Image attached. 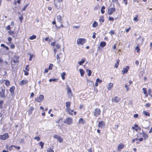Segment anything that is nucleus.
Instances as JSON below:
<instances>
[{"label": "nucleus", "mask_w": 152, "mask_h": 152, "mask_svg": "<svg viewBox=\"0 0 152 152\" xmlns=\"http://www.w3.org/2000/svg\"><path fill=\"white\" fill-rule=\"evenodd\" d=\"M66 112H68L69 115H72V113L74 112L73 110H71L70 109L71 102H67L65 103Z\"/></svg>", "instance_id": "f257e3e1"}, {"label": "nucleus", "mask_w": 152, "mask_h": 152, "mask_svg": "<svg viewBox=\"0 0 152 152\" xmlns=\"http://www.w3.org/2000/svg\"><path fill=\"white\" fill-rule=\"evenodd\" d=\"M53 64H50L49 66V69L51 70L53 69Z\"/></svg>", "instance_id": "e433bc0d"}, {"label": "nucleus", "mask_w": 152, "mask_h": 152, "mask_svg": "<svg viewBox=\"0 0 152 152\" xmlns=\"http://www.w3.org/2000/svg\"><path fill=\"white\" fill-rule=\"evenodd\" d=\"M19 19L20 20V22H22V20L23 19V17L22 16H20L19 17Z\"/></svg>", "instance_id": "0e129e2a"}, {"label": "nucleus", "mask_w": 152, "mask_h": 152, "mask_svg": "<svg viewBox=\"0 0 152 152\" xmlns=\"http://www.w3.org/2000/svg\"><path fill=\"white\" fill-rule=\"evenodd\" d=\"M12 40V39L11 37H9L8 38V41L10 42H11Z\"/></svg>", "instance_id": "e2e57ef3"}, {"label": "nucleus", "mask_w": 152, "mask_h": 152, "mask_svg": "<svg viewBox=\"0 0 152 152\" xmlns=\"http://www.w3.org/2000/svg\"><path fill=\"white\" fill-rule=\"evenodd\" d=\"M135 49L137 50V52H139L140 51V49L139 48L138 46H137L135 48Z\"/></svg>", "instance_id": "864d4df0"}, {"label": "nucleus", "mask_w": 152, "mask_h": 152, "mask_svg": "<svg viewBox=\"0 0 152 152\" xmlns=\"http://www.w3.org/2000/svg\"><path fill=\"white\" fill-rule=\"evenodd\" d=\"M24 74L26 75H28V72L26 71V70H24Z\"/></svg>", "instance_id": "4d7b16f0"}, {"label": "nucleus", "mask_w": 152, "mask_h": 152, "mask_svg": "<svg viewBox=\"0 0 152 152\" xmlns=\"http://www.w3.org/2000/svg\"><path fill=\"white\" fill-rule=\"evenodd\" d=\"M86 41V40L84 38H79L78 39L77 41V44L79 45H83Z\"/></svg>", "instance_id": "7ed1b4c3"}, {"label": "nucleus", "mask_w": 152, "mask_h": 152, "mask_svg": "<svg viewBox=\"0 0 152 152\" xmlns=\"http://www.w3.org/2000/svg\"><path fill=\"white\" fill-rule=\"evenodd\" d=\"M131 29V28L129 27L128 28H126L125 30V31L126 32H128L129 30Z\"/></svg>", "instance_id": "680f3d73"}, {"label": "nucleus", "mask_w": 152, "mask_h": 152, "mask_svg": "<svg viewBox=\"0 0 152 152\" xmlns=\"http://www.w3.org/2000/svg\"><path fill=\"white\" fill-rule=\"evenodd\" d=\"M138 16L137 15H136V17H134L133 18V20L134 21H136V22H137L138 21V20L137 19Z\"/></svg>", "instance_id": "79ce46f5"}, {"label": "nucleus", "mask_w": 152, "mask_h": 152, "mask_svg": "<svg viewBox=\"0 0 152 152\" xmlns=\"http://www.w3.org/2000/svg\"><path fill=\"white\" fill-rule=\"evenodd\" d=\"M13 147H14L15 148H17L18 150H19L20 149V147L19 146H17L15 145H13Z\"/></svg>", "instance_id": "603ef678"}, {"label": "nucleus", "mask_w": 152, "mask_h": 152, "mask_svg": "<svg viewBox=\"0 0 152 152\" xmlns=\"http://www.w3.org/2000/svg\"><path fill=\"white\" fill-rule=\"evenodd\" d=\"M58 141H59V142H62L63 140L62 138L61 137H59V138H58Z\"/></svg>", "instance_id": "37998d69"}, {"label": "nucleus", "mask_w": 152, "mask_h": 152, "mask_svg": "<svg viewBox=\"0 0 152 152\" xmlns=\"http://www.w3.org/2000/svg\"><path fill=\"white\" fill-rule=\"evenodd\" d=\"M28 4H27L26 5L24 6V7L22 8V10L23 11L25 10H26V7H27L28 6Z\"/></svg>", "instance_id": "58836bf2"}, {"label": "nucleus", "mask_w": 152, "mask_h": 152, "mask_svg": "<svg viewBox=\"0 0 152 152\" xmlns=\"http://www.w3.org/2000/svg\"><path fill=\"white\" fill-rule=\"evenodd\" d=\"M150 105V104L148 103H146L145 105L146 107H149Z\"/></svg>", "instance_id": "774afa93"}, {"label": "nucleus", "mask_w": 152, "mask_h": 152, "mask_svg": "<svg viewBox=\"0 0 152 152\" xmlns=\"http://www.w3.org/2000/svg\"><path fill=\"white\" fill-rule=\"evenodd\" d=\"M5 84L7 87L9 86H10V82L8 80H6L5 82Z\"/></svg>", "instance_id": "7c9ffc66"}, {"label": "nucleus", "mask_w": 152, "mask_h": 152, "mask_svg": "<svg viewBox=\"0 0 152 152\" xmlns=\"http://www.w3.org/2000/svg\"><path fill=\"white\" fill-rule=\"evenodd\" d=\"M142 134V136L144 138V140L147 139L148 137V135L147 134L144 132L143 131H142V133H141Z\"/></svg>", "instance_id": "dca6fc26"}, {"label": "nucleus", "mask_w": 152, "mask_h": 152, "mask_svg": "<svg viewBox=\"0 0 152 152\" xmlns=\"http://www.w3.org/2000/svg\"><path fill=\"white\" fill-rule=\"evenodd\" d=\"M39 145L41 147V148H43L44 147V143L42 141H41L39 142Z\"/></svg>", "instance_id": "bb28decb"}, {"label": "nucleus", "mask_w": 152, "mask_h": 152, "mask_svg": "<svg viewBox=\"0 0 152 152\" xmlns=\"http://www.w3.org/2000/svg\"><path fill=\"white\" fill-rule=\"evenodd\" d=\"M66 89L67 95L69 98H71L72 97L73 95L71 89L68 86H67Z\"/></svg>", "instance_id": "f03ea898"}, {"label": "nucleus", "mask_w": 152, "mask_h": 152, "mask_svg": "<svg viewBox=\"0 0 152 152\" xmlns=\"http://www.w3.org/2000/svg\"><path fill=\"white\" fill-rule=\"evenodd\" d=\"M133 116L134 118H137L138 117V114H135Z\"/></svg>", "instance_id": "69168bd1"}, {"label": "nucleus", "mask_w": 152, "mask_h": 152, "mask_svg": "<svg viewBox=\"0 0 152 152\" xmlns=\"http://www.w3.org/2000/svg\"><path fill=\"white\" fill-rule=\"evenodd\" d=\"M99 8V5H97L95 6L94 7V10H96L98 9Z\"/></svg>", "instance_id": "3c124183"}, {"label": "nucleus", "mask_w": 152, "mask_h": 152, "mask_svg": "<svg viewBox=\"0 0 152 152\" xmlns=\"http://www.w3.org/2000/svg\"><path fill=\"white\" fill-rule=\"evenodd\" d=\"M120 100V99L117 96H115L112 99V102L118 103V102Z\"/></svg>", "instance_id": "9d476101"}, {"label": "nucleus", "mask_w": 152, "mask_h": 152, "mask_svg": "<svg viewBox=\"0 0 152 152\" xmlns=\"http://www.w3.org/2000/svg\"><path fill=\"white\" fill-rule=\"evenodd\" d=\"M19 58V57L18 56H14L12 60L14 63H17L19 62L18 61Z\"/></svg>", "instance_id": "6e6552de"}, {"label": "nucleus", "mask_w": 152, "mask_h": 152, "mask_svg": "<svg viewBox=\"0 0 152 152\" xmlns=\"http://www.w3.org/2000/svg\"><path fill=\"white\" fill-rule=\"evenodd\" d=\"M85 58H83L81 59V61L78 62V64L80 65H82L84 63L85 61Z\"/></svg>", "instance_id": "aec40b11"}, {"label": "nucleus", "mask_w": 152, "mask_h": 152, "mask_svg": "<svg viewBox=\"0 0 152 152\" xmlns=\"http://www.w3.org/2000/svg\"><path fill=\"white\" fill-rule=\"evenodd\" d=\"M34 139L37 140V141H39L40 140V138L39 137H36L34 138Z\"/></svg>", "instance_id": "09e8293b"}, {"label": "nucleus", "mask_w": 152, "mask_h": 152, "mask_svg": "<svg viewBox=\"0 0 152 152\" xmlns=\"http://www.w3.org/2000/svg\"><path fill=\"white\" fill-rule=\"evenodd\" d=\"M36 36L34 35H33L32 36H31L29 37V39L30 40H33L34 39H36Z\"/></svg>", "instance_id": "cd10ccee"}, {"label": "nucleus", "mask_w": 152, "mask_h": 152, "mask_svg": "<svg viewBox=\"0 0 152 152\" xmlns=\"http://www.w3.org/2000/svg\"><path fill=\"white\" fill-rule=\"evenodd\" d=\"M34 57L33 55H31L30 56V58L29 59V61L32 60V58Z\"/></svg>", "instance_id": "8fccbe9b"}, {"label": "nucleus", "mask_w": 152, "mask_h": 152, "mask_svg": "<svg viewBox=\"0 0 152 152\" xmlns=\"http://www.w3.org/2000/svg\"><path fill=\"white\" fill-rule=\"evenodd\" d=\"M60 137V136L57 134H55L54 136L53 137L55 138L56 139L58 140Z\"/></svg>", "instance_id": "a18cd8bd"}, {"label": "nucleus", "mask_w": 152, "mask_h": 152, "mask_svg": "<svg viewBox=\"0 0 152 152\" xmlns=\"http://www.w3.org/2000/svg\"><path fill=\"white\" fill-rule=\"evenodd\" d=\"M106 45V43L105 42H101L100 43L99 45L100 47L103 48Z\"/></svg>", "instance_id": "6ab92c4d"}, {"label": "nucleus", "mask_w": 152, "mask_h": 152, "mask_svg": "<svg viewBox=\"0 0 152 152\" xmlns=\"http://www.w3.org/2000/svg\"><path fill=\"white\" fill-rule=\"evenodd\" d=\"M129 69V67L128 66H127L126 68H124L122 71L123 74H124L125 73H127Z\"/></svg>", "instance_id": "4468645a"}, {"label": "nucleus", "mask_w": 152, "mask_h": 152, "mask_svg": "<svg viewBox=\"0 0 152 152\" xmlns=\"http://www.w3.org/2000/svg\"><path fill=\"white\" fill-rule=\"evenodd\" d=\"M92 36V38L93 39H95L96 38V33L95 32H94Z\"/></svg>", "instance_id": "bf43d9fd"}, {"label": "nucleus", "mask_w": 152, "mask_h": 152, "mask_svg": "<svg viewBox=\"0 0 152 152\" xmlns=\"http://www.w3.org/2000/svg\"><path fill=\"white\" fill-rule=\"evenodd\" d=\"M115 8H110L108 10V14L109 15H111L112 14L113 12H114L115 11Z\"/></svg>", "instance_id": "ddd939ff"}, {"label": "nucleus", "mask_w": 152, "mask_h": 152, "mask_svg": "<svg viewBox=\"0 0 152 152\" xmlns=\"http://www.w3.org/2000/svg\"><path fill=\"white\" fill-rule=\"evenodd\" d=\"M61 23V25L60 26L61 27H64L65 28H66V27H67L68 26V22H66V23L64 26H63V25L62 24V23Z\"/></svg>", "instance_id": "c85d7f7f"}, {"label": "nucleus", "mask_w": 152, "mask_h": 152, "mask_svg": "<svg viewBox=\"0 0 152 152\" xmlns=\"http://www.w3.org/2000/svg\"><path fill=\"white\" fill-rule=\"evenodd\" d=\"M6 29H7V30H11V28H10V25H8L7 28H6Z\"/></svg>", "instance_id": "052dcab7"}, {"label": "nucleus", "mask_w": 152, "mask_h": 152, "mask_svg": "<svg viewBox=\"0 0 152 152\" xmlns=\"http://www.w3.org/2000/svg\"><path fill=\"white\" fill-rule=\"evenodd\" d=\"M125 87L126 88V91H128L129 90V87L126 84H125Z\"/></svg>", "instance_id": "de8ad7c7"}, {"label": "nucleus", "mask_w": 152, "mask_h": 152, "mask_svg": "<svg viewBox=\"0 0 152 152\" xmlns=\"http://www.w3.org/2000/svg\"><path fill=\"white\" fill-rule=\"evenodd\" d=\"M138 140V139L137 138H135V139H133L132 140V143H134V142L135 141H137V140Z\"/></svg>", "instance_id": "13d9d810"}, {"label": "nucleus", "mask_w": 152, "mask_h": 152, "mask_svg": "<svg viewBox=\"0 0 152 152\" xmlns=\"http://www.w3.org/2000/svg\"><path fill=\"white\" fill-rule=\"evenodd\" d=\"M98 23L94 21L93 24L92 26L94 28H95L98 26Z\"/></svg>", "instance_id": "393cba45"}, {"label": "nucleus", "mask_w": 152, "mask_h": 152, "mask_svg": "<svg viewBox=\"0 0 152 152\" xmlns=\"http://www.w3.org/2000/svg\"><path fill=\"white\" fill-rule=\"evenodd\" d=\"M9 136L7 133H6L4 134L0 135V139L2 140H5L8 138Z\"/></svg>", "instance_id": "0eeeda50"}, {"label": "nucleus", "mask_w": 152, "mask_h": 152, "mask_svg": "<svg viewBox=\"0 0 152 152\" xmlns=\"http://www.w3.org/2000/svg\"><path fill=\"white\" fill-rule=\"evenodd\" d=\"M44 98V96L42 95H40L39 96V97L36 98L35 99V100L38 102L40 103L42 102Z\"/></svg>", "instance_id": "423d86ee"}, {"label": "nucleus", "mask_w": 152, "mask_h": 152, "mask_svg": "<svg viewBox=\"0 0 152 152\" xmlns=\"http://www.w3.org/2000/svg\"><path fill=\"white\" fill-rule=\"evenodd\" d=\"M146 88H144L142 89V90L143 91V93L144 94H145L147 93V91Z\"/></svg>", "instance_id": "a19ab883"}, {"label": "nucleus", "mask_w": 152, "mask_h": 152, "mask_svg": "<svg viewBox=\"0 0 152 152\" xmlns=\"http://www.w3.org/2000/svg\"><path fill=\"white\" fill-rule=\"evenodd\" d=\"M56 47L57 48L56 49H58V50H59L60 49V45L58 44H57L56 45Z\"/></svg>", "instance_id": "ea45409f"}, {"label": "nucleus", "mask_w": 152, "mask_h": 152, "mask_svg": "<svg viewBox=\"0 0 152 152\" xmlns=\"http://www.w3.org/2000/svg\"><path fill=\"white\" fill-rule=\"evenodd\" d=\"M79 123L80 124H84L85 123V122L83 120V118H80L79 121Z\"/></svg>", "instance_id": "4be33fe9"}, {"label": "nucleus", "mask_w": 152, "mask_h": 152, "mask_svg": "<svg viewBox=\"0 0 152 152\" xmlns=\"http://www.w3.org/2000/svg\"><path fill=\"white\" fill-rule=\"evenodd\" d=\"M49 69H46L44 72V73H47Z\"/></svg>", "instance_id": "338daca9"}, {"label": "nucleus", "mask_w": 152, "mask_h": 152, "mask_svg": "<svg viewBox=\"0 0 152 152\" xmlns=\"http://www.w3.org/2000/svg\"><path fill=\"white\" fill-rule=\"evenodd\" d=\"M105 126L104 122L103 121H100L99 122L98 127L100 128H102Z\"/></svg>", "instance_id": "9b49d317"}, {"label": "nucleus", "mask_w": 152, "mask_h": 152, "mask_svg": "<svg viewBox=\"0 0 152 152\" xmlns=\"http://www.w3.org/2000/svg\"><path fill=\"white\" fill-rule=\"evenodd\" d=\"M143 74V72L142 71H141L139 72V75L140 77H142V76Z\"/></svg>", "instance_id": "c9c22d12"}, {"label": "nucleus", "mask_w": 152, "mask_h": 152, "mask_svg": "<svg viewBox=\"0 0 152 152\" xmlns=\"http://www.w3.org/2000/svg\"><path fill=\"white\" fill-rule=\"evenodd\" d=\"M87 72H88V76H90L91 75L92 72L91 70L89 69L87 70Z\"/></svg>", "instance_id": "2f4dec72"}, {"label": "nucleus", "mask_w": 152, "mask_h": 152, "mask_svg": "<svg viewBox=\"0 0 152 152\" xmlns=\"http://www.w3.org/2000/svg\"><path fill=\"white\" fill-rule=\"evenodd\" d=\"M15 89V87L14 86H12L10 89L9 91L10 93H13Z\"/></svg>", "instance_id": "412c9836"}, {"label": "nucleus", "mask_w": 152, "mask_h": 152, "mask_svg": "<svg viewBox=\"0 0 152 152\" xmlns=\"http://www.w3.org/2000/svg\"><path fill=\"white\" fill-rule=\"evenodd\" d=\"M72 122L73 120L72 118H68L64 121V123L70 125L72 124Z\"/></svg>", "instance_id": "39448f33"}, {"label": "nucleus", "mask_w": 152, "mask_h": 152, "mask_svg": "<svg viewBox=\"0 0 152 152\" xmlns=\"http://www.w3.org/2000/svg\"><path fill=\"white\" fill-rule=\"evenodd\" d=\"M101 111L99 109L96 108L94 109V115L96 117H98L100 114Z\"/></svg>", "instance_id": "20e7f679"}, {"label": "nucleus", "mask_w": 152, "mask_h": 152, "mask_svg": "<svg viewBox=\"0 0 152 152\" xmlns=\"http://www.w3.org/2000/svg\"><path fill=\"white\" fill-rule=\"evenodd\" d=\"M28 81L27 80H23L22 81H21L20 83L19 84L20 85L22 86L23 85L25 84H26L27 82Z\"/></svg>", "instance_id": "2eb2a0df"}, {"label": "nucleus", "mask_w": 152, "mask_h": 152, "mask_svg": "<svg viewBox=\"0 0 152 152\" xmlns=\"http://www.w3.org/2000/svg\"><path fill=\"white\" fill-rule=\"evenodd\" d=\"M99 20L100 22H104V17H102L101 18H100L99 19Z\"/></svg>", "instance_id": "c03bdc74"}, {"label": "nucleus", "mask_w": 152, "mask_h": 152, "mask_svg": "<svg viewBox=\"0 0 152 152\" xmlns=\"http://www.w3.org/2000/svg\"><path fill=\"white\" fill-rule=\"evenodd\" d=\"M8 32L9 34L11 35H12L14 34V31H9Z\"/></svg>", "instance_id": "5fc2aeb1"}, {"label": "nucleus", "mask_w": 152, "mask_h": 152, "mask_svg": "<svg viewBox=\"0 0 152 152\" xmlns=\"http://www.w3.org/2000/svg\"><path fill=\"white\" fill-rule=\"evenodd\" d=\"M47 152H54L53 149L51 148H48L47 150Z\"/></svg>", "instance_id": "c756f323"}, {"label": "nucleus", "mask_w": 152, "mask_h": 152, "mask_svg": "<svg viewBox=\"0 0 152 152\" xmlns=\"http://www.w3.org/2000/svg\"><path fill=\"white\" fill-rule=\"evenodd\" d=\"M29 67V65H27L26 66V67L25 68V69L27 71H29V69L28 68Z\"/></svg>", "instance_id": "49530a36"}, {"label": "nucleus", "mask_w": 152, "mask_h": 152, "mask_svg": "<svg viewBox=\"0 0 152 152\" xmlns=\"http://www.w3.org/2000/svg\"><path fill=\"white\" fill-rule=\"evenodd\" d=\"M4 102L3 101H0V108H1L2 107V105L3 103Z\"/></svg>", "instance_id": "4c0bfd02"}, {"label": "nucleus", "mask_w": 152, "mask_h": 152, "mask_svg": "<svg viewBox=\"0 0 152 152\" xmlns=\"http://www.w3.org/2000/svg\"><path fill=\"white\" fill-rule=\"evenodd\" d=\"M58 80L56 79H50L49 80V81L50 82H52V81L55 82L56 81H57Z\"/></svg>", "instance_id": "f704fd0d"}, {"label": "nucleus", "mask_w": 152, "mask_h": 152, "mask_svg": "<svg viewBox=\"0 0 152 152\" xmlns=\"http://www.w3.org/2000/svg\"><path fill=\"white\" fill-rule=\"evenodd\" d=\"M143 114L146 116H150V114L148 112H147L145 111H143Z\"/></svg>", "instance_id": "473e14b6"}, {"label": "nucleus", "mask_w": 152, "mask_h": 152, "mask_svg": "<svg viewBox=\"0 0 152 152\" xmlns=\"http://www.w3.org/2000/svg\"><path fill=\"white\" fill-rule=\"evenodd\" d=\"M1 91H0V96L1 97H3L5 96V89L4 88H2V87H1Z\"/></svg>", "instance_id": "1a4fd4ad"}, {"label": "nucleus", "mask_w": 152, "mask_h": 152, "mask_svg": "<svg viewBox=\"0 0 152 152\" xmlns=\"http://www.w3.org/2000/svg\"><path fill=\"white\" fill-rule=\"evenodd\" d=\"M80 72L81 75V76L83 77L85 73V72L83 69H80Z\"/></svg>", "instance_id": "5701e85b"}, {"label": "nucleus", "mask_w": 152, "mask_h": 152, "mask_svg": "<svg viewBox=\"0 0 152 152\" xmlns=\"http://www.w3.org/2000/svg\"><path fill=\"white\" fill-rule=\"evenodd\" d=\"M96 81L98 83H101L102 82V80H100L99 78H97L96 79Z\"/></svg>", "instance_id": "72a5a7b5"}, {"label": "nucleus", "mask_w": 152, "mask_h": 152, "mask_svg": "<svg viewBox=\"0 0 152 152\" xmlns=\"http://www.w3.org/2000/svg\"><path fill=\"white\" fill-rule=\"evenodd\" d=\"M66 74L65 72H63L61 74V77L62 78L63 80H64L65 79V76Z\"/></svg>", "instance_id": "a878e982"}, {"label": "nucleus", "mask_w": 152, "mask_h": 152, "mask_svg": "<svg viewBox=\"0 0 152 152\" xmlns=\"http://www.w3.org/2000/svg\"><path fill=\"white\" fill-rule=\"evenodd\" d=\"M113 86V84L112 83H109L108 85L107 89L109 90H110L112 88Z\"/></svg>", "instance_id": "a211bd4d"}, {"label": "nucleus", "mask_w": 152, "mask_h": 152, "mask_svg": "<svg viewBox=\"0 0 152 152\" xmlns=\"http://www.w3.org/2000/svg\"><path fill=\"white\" fill-rule=\"evenodd\" d=\"M124 145L122 143H120L117 147V150L118 151H120L121 149L124 147Z\"/></svg>", "instance_id": "f8f14e48"}, {"label": "nucleus", "mask_w": 152, "mask_h": 152, "mask_svg": "<svg viewBox=\"0 0 152 152\" xmlns=\"http://www.w3.org/2000/svg\"><path fill=\"white\" fill-rule=\"evenodd\" d=\"M57 20L58 22L61 23V16L60 15H58L57 17Z\"/></svg>", "instance_id": "f3484780"}, {"label": "nucleus", "mask_w": 152, "mask_h": 152, "mask_svg": "<svg viewBox=\"0 0 152 152\" xmlns=\"http://www.w3.org/2000/svg\"><path fill=\"white\" fill-rule=\"evenodd\" d=\"M109 33L111 35L113 34H115V32L114 31L111 30L109 32Z\"/></svg>", "instance_id": "6e6d98bb"}, {"label": "nucleus", "mask_w": 152, "mask_h": 152, "mask_svg": "<svg viewBox=\"0 0 152 152\" xmlns=\"http://www.w3.org/2000/svg\"><path fill=\"white\" fill-rule=\"evenodd\" d=\"M120 62V60L118 59L116 61V63L115 65V67L116 68H117L118 67V65H119V63Z\"/></svg>", "instance_id": "b1692460"}]
</instances>
